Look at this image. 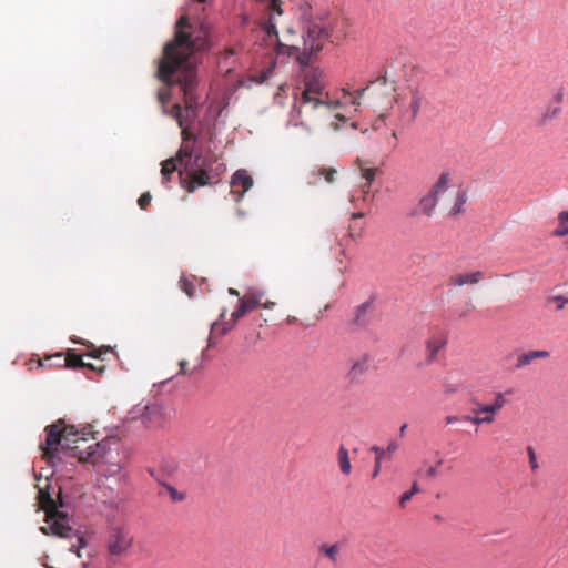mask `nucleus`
Listing matches in <instances>:
<instances>
[{
	"mask_svg": "<svg viewBox=\"0 0 568 568\" xmlns=\"http://www.w3.org/2000/svg\"><path fill=\"white\" fill-rule=\"evenodd\" d=\"M438 202V196L436 195V191H429L426 195H424L418 203L419 212L430 217L434 214V211L436 209Z\"/></svg>",
	"mask_w": 568,
	"mask_h": 568,
	"instance_id": "nucleus-15",
	"label": "nucleus"
},
{
	"mask_svg": "<svg viewBox=\"0 0 568 568\" xmlns=\"http://www.w3.org/2000/svg\"><path fill=\"white\" fill-rule=\"evenodd\" d=\"M209 47V33L204 28L194 29L186 16L175 24L174 38L163 49L156 77L163 82L158 101L164 108L171 100V89L179 85L187 110L199 105L195 53Z\"/></svg>",
	"mask_w": 568,
	"mask_h": 568,
	"instance_id": "nucleus-1",
	"label": "nucleus"
},
{
	"mask_svg": "<svg viewBox=\"0 0 568 568\" xmlns=\"http://www.w3.org/2000/svg\"><path fill=\"white\" fill-rule=\"evenodd\" d=\"M505 403L504 395L497 393L491 404H478L477 407L473 409L474 416L465 415L462 419L474 425L491 424L495 420V415L505 406Z\"/></svg>",
	"mask_w": 568,
	"mask_h": 568,
	"instance_id": "nucleus-9",
	"label": "nucleus"
},
{
	"mask_svg": "<svg viewBox=\"0 0 568 568\" xmlns=\"http://www.w3.org/2000/svg\"><path fill=\"white\" fill-rule=\"evenodd\" d=\"M363 216H364V213H362V212H357V213H353L352 214L353 219H358V217H363Z\"/></svg>",
	"mask_w": 568,
	"mask_h": 568,
	"instance_id": "nucleus-46",
	"label": "nucleus"
},
{
	"mask_svg": "<svg viewBox=\"0 0 568 568\" xmlns=\"http://www.w3.org/2000/svg\"><path fill=\"white\" fill-rule=\"evenodd\" d=\"M379 80L382 81L383 84L386 83V77H382Z\"/></svg>",
	"mask_w": 568,
	"mask_h": 568,
	"instance_id": "nucleus-51",
	"label": "nucleus"
},
{
	"mask_svg": "<svg viewBox=\"0 0 568 568\" xmlns=\"http://www.w3.org/2000/svg\"><path fill=\"white\" fill-rule=\"evenodd\" d=\"M555 236L562 237L568 234V211H561L558 215V227L552 233Z\"/></svg>",
	"mask_w": 568,
	"mask_h": 568,
	"instance_id": "nucleus-25",
	"label": "nucleus"
},
{
	"mask_svg": "<svg viewBox=\"0 0 568 568\" xmlns=\"http://www.w3.org/2000/svg\"><path fill=\"white\" fill-rule=\"evenodd\" d=\"M187 365H189L187 361H185V359L180 361V363H179V366H180L179 375H191V374H193L194 369H189Z\"/></svg>",
	"mask_w": 568,
	"mask_h": 568,
	"instance_id": "nucleus-36",
	"label": "nucleus"
},
{
	"mask_svg": "<svg viewBox=\"0 0 568 568\" xmlns=\"http://www.w3.org/2000/svg\"><path fill=\"white\" fill-rule=\"evenodd\" d=\"M467 202V193L465 190L459 189L456 193L455 202L453 207L450 209V215L457 216L464 212V206Z\"/></svg>",
	"mask_w": 568,
	"mask_h": 568,
	"instance_id": "nucleus-22",
	"label": "nucleus"
},
{
	"mask_svg": "<svg viewBox=\"0 0 568 568\" xmlns=\"http://www.w3.org/2000/svg\"><path fill=\"white\" fill-rule=\"evenodd\" d=\"M171 499L173 501H182L185 498V495L183 493H180L171 485H164Z\"/></svg>",
	"mask_w": 568,
	"mask_h": 568,
	"instance_id": "nucleus-33",
	"label": "nucleus"
},
{
	"mask_svg": "<svg viewBox=\"0 0 568 568\" xmlns=\"http://www.w3.org/2000/svg\"><path fill=\"white\" fill-rule=\"evenodd\" d=\"M372 452L375 453L376 457H375V468H374V471L372 474L373 478H375L378 473H379V469H381V464H382V458L384 457L385 455V450L377 447V446H373L371 448Z\"/></svg>",
	"mask_w": 568,
	"mask_h": 568,
	"instance_id": "nucleus-29",
	"label": "nucleus"
},
{
	"mask_svg": "<svg viewBox=\"0 0 568 568\" xmlns=\"http://www.w3.org/2000/svg\"><path fill=\"white\" fill-rule=\"evenodd\" d=\"M295 321H296V318H295V317H291V316H290V317H287V323H288V324L294 323Z\"/></svg>",
	"mask_w": 568,
	"mask_h": 568,
	"instance_id": "nucleus-50",
	"label": "nucleus"
},
{
	"mask_svg": "<svg viewBox=\"0 0 568 568\" xmlns=\"http://www.w3.org/2000/svg\"><path fill=\"white\" fill-rule=\"evenodd\" d=\"M276 305L275 302H265V303H262L261 302V305L262 307L266 308V310H270V308H273L274 306Z\"/></svg>",
	"mask_w": 568,
	"mask_h": 568,
	"instance_id": "nucleus-42",
	"label": "nucleus"
},
{
	"mask_svg": "<svg viewBox=\"0 0 568 568\" xmlns=\"http://www.w3.org/2000/svg\"><path fill=\"white\" fill-rule=\"evenodd\" d=\"M152 195L150 192H144L141 194V196L138 199V205L141 210H145L146 206L151 203Z\"/></svg>",
	"mask_w": 568,
	"mask_h": 568,
	"instance_id": "nucleus-34",
	"label": "nucleus"
},
{
	"mask_svg": "<svg viewBox=\"0 0 568 568\" xmlns=\"http://www.w3.org/2000/svg\"><path fill=\"white\" fill-rule=\"evenodd\" d=\"M357 165L359 168L362 178L365 180V183L362 185V192L364 194L363 200L365 201L366 195H368L371 191L372 182L376 176L377 168H366L361 160H357Z\"/></svg>",
	"mask_w": 568,
	"mask_h": 568,
	"instance_id": "nucleus-16",
	"label": "nucleus"
},
{
	"mask_svg": "<svg viewBox=\"0 0 568 568\" xmlns=\"http://www.w3.org/2000/svg\"><path fill=\"white\" fill-rule=\"evenodd\" d=\"M368 89V85L366 88H363L361 90H357L355 92V97L352 98V94L349 92V90L347 89H342L341 92H342V98H339L342 100V102L344 103L342 108H339L338 110H344L345 109V105L346 104H351L353 106H355V109L357 106L361 105V98L364 95L365 91Z\"/></svg>",
	"mask_w": 568,
	"mask_h": 568,
	"instance_id": "nucleus-20",
	"label": "nucleus"
},
{
	"mask_svg": "<svg viewBox=\"0 0 568 568\" xmlns=\"http://www.w3.org/2000/svg\"><path fill=\"white\" fill-rule=\"evenodd\" d=\"M178 163L179 160L176 158H171L162 162L161 173L164 182L170 180L171 174L178 169Z\"/></svg>",
	"mask_w": 568,
	"mask_h": 568,
	"instance_id": "nucleus-26",
	"label": "nucleus"
},
{
	"mask_svg": "<svg viewBox=\"0 0 568 568\" xmlns=\"http://www.w3.org/2000/svg\"><path fill=\"white\" fill-rule=\"evenodd\" d=\"M110 349V347L93 348L88 353V356L93 358H101L102 355L106 354Z\"/></svg>",
	"mask_w": 568,
	"mask_h": 568,
	"instance_id": "nucleus-35",
	"label": "nucleus"
},
{
	"mask_svg": "<svg viewBox=\"0 0 568 568\" xmlns=\"http://www.w3.org/2000/svg\"><path fill=\"white\" fill-rule=\"evenodd\" d=\"M397 448H398L397 444L395 442H392L387 446V452L390 454V453H394Z\"/></svg>",
	"mask_w": 568,
	"mask_h": 568,
	"instance_id": "nucleus-43",
	"label": "nucleus"
},
{
	"mask_svg": "<svg viewBox=\"0 0 568 568\" xmlns=\"http://www.w3.org/2000/svg\"><path fill=\"white\" fill-rule=\"evenodd\" d=\"M320 552L323 554L332 564L337 562V556L339 552V545L333 544V545H321L318 548Z\"/></svg>",
	"mask_w": 568,
	"mask_h": 568,
	"instance_id": "nucleus-24",
	"label": "nucleus"
},
{
	"mask_svg": "<svg viewBox=\"0 0 568 568\" xmlns=\"http://www.w3.org/2000/svg\"><path fill=\"white\" fill-rule=\"evenodd\" d=\"M420 491L418 485L416 481L413 483L412 485V488L410 490L404 493L400 498H399V507L400 508H405L406 507V504L408 500H410V498L415 495V494H418Z\"/></svg>",
	"mask_w": 568,
	"mask_h": 568,
	"instance_id": "nucleus-28",
	"label": "nucleus"
},
{
	"mask_svg": "<svg viewBox=\"0 0 568 568\" xmlns=\"http://www.w3.org/2000/svg\"><path fill=\"white\" fill-rule=\"evenodd\" d=\"M446 392H455V389H454V388H448V387H447V388H446Z\"/></svg>",
	"mask_w": 568,
	"mask_h": 568,
	"instance_id": "nucleus-53",
	"label": "nucleus"
},
{
	"mask_svg": "<svg viewBox=\"0 0 568 568\" xmlns=\"http://www.w3.org/2000/svg\"><path fill=\"white\" fill-rule=\"evenodd\" d=\"M475 306L469 302L466 307L458 314L460 318L467 317Z\"/></svg>",
	"mask_w": 568,
	"mask_h": 568,
	"instance_id": "nucleus-40",
	"label": "nucleus"
},
{
	"mask_svg": "<svg viewBox=\"0 0 568 568\" xmlns=\"http://www.w3.org/2000/svg\"><path fill=\"white\" fill-rule=\"evenodd\" d=\"M200 3H204L206 0H196Z\"/></svg>",
	"mask_w": 568,
	"mask_h": 568,
	"instance_id": "nucleus-55",
	"label": "nucleus"
},
{
	"mask_svg": "<svg viewBox=\"0 0 568 568\" xmlns=\"http://www.w3.org/2000/svg\"><path fill=\"white\" fill-rule=\"evenodd\" d=\"M555 301H557L559 304L557 306L558 310H561L564 308L565 304L568 302V300L561 297V296H557L555 297Z\"/></svg>",
	"mask_w": 568,
	"mask_h": 568,
	"instance_id": "nucleus-41",
	"label": "nucleus"
},
{
	"mask_svg": "<svg viewBox=\"0 0 568 568\" xmlns=\"http://www.w3.org/2000/svg\"><path fill=\"white\" fill-rule=\"evenodd\" d=\"M332 126L337 130L338 129V125L337 124H332Z\"/></svg>",
	"mask_w": 568,
	"mask_h": 568,
	"instance_id": "nucleus-54",
	"label": "nucleus"
},
{
	"mask_svg": "<svg viewBox=\"0 0 568 568\" xmlns=\"http://www.w3.org/2000/svg\"><path fill=\"white\" fill-rule=\"evenodd\" d=\"M302 67L301 80L294 95V104L291 111V122L311 130L327 114L343 106L341 99L329 95L326 90L324 72L313 65Z\"/></svg>",
	"mask_w": 568,
	"mask_h": 568,
	"instance_id": "nucleus-2",
	"label": "nucleus"
},
{
	"mask_svg": "<svg viewBox=\"0 0 568 568\" xmlns=\"http://www.w3.org/2000/svg\"><path fill=\"white\" fill-rule=\"evenodd\" d=\"M449 182V173L443 172L435 185L432 187L430 191H436V195L438 196L439 192L443 191Z\"/></svg>",
	"mask_w": 568,
	"mask_h": 568,
	"instance_id": "nucleus-30",
	"label": "nucleus"
},
{
	"mask_svg": "<svg viewBox=\"0 0 568 568\" xmlns=\"http://www.w3.org/2000/svg\"><path fill=\"white\" fill-rule=\"evenodd\" d=\"M84 367L89 368V369H92L94 371L95 369V366L91 363H84Z\"/></svg>",
	"mask_w": 568,
	"mask_h": 568,
	"instance_id": "nucleus-47",
	"label": "nucleus"
},
{
	"mask_svg": "<svg viewBox=\"0 0 568 568\" xmlns=\"http://www.w3.org/2000/svg\"><path fill=\"white\" fill-rule=\"evenodd\" d=\"M423 101V94L417 88L409 87L406 91L395 97L400 120L408 124L417 118Z\"/></svg>",
	"mask_w": 568,
	"mask_h": 568,
	"instance_id": "nucleus-7",
	"label": "nucleus"
},
{
	"mask_svg": "<svg viewBox=\"0 0 568 568\" xmlns=\"http://www.w3.org/2000/svg\"><path fill=\"white\" fill-rule=\"evenodd\" d=\"M459 418L457 416H447L445 418L446 424H453L456 423Z\"/></svg>",
	"mask_w": 568,
	"mask_h": 568,
	"instance_id": "nucleus-44",
	"label": "nucleus"
},
{
	"mask_svg": "<svg viewBox=\"0 0 568 568\" xmlns=\"http://www.w3.org/2000/svg\"><path fill=\"white\" fill-rule=\"evenodd\" d=\"M547 357H549V352H547V351H530V352L521 354L518 357L516 367L521 368L524 366L529 365L530 363H532L536 359L547 358Z\"/></svg>",
	"mask_w": 568,
	"mask_h": 568,
	"instance_id": "nucleus-19",
	"label": "nucleus"
},
{
	"mask_svg": "<svg viewBox=\"0 0 568 568\" xmlns=\"http://www.w3.org/2000/svg\"><path fill=\"white\" fill-rule=\"evenodd\" d=\"M442 463H443L442 460H438V462H437V464H436V466H430V467H428V468L426 469V471H425V476H426L427 478H434V477H436V475H437V467H438V466H440V465H442Z\"/></svg>",
	"mask_w": 568,
	"mask_h": 568,
	"instance_id": "nucleus-39",
	"label": "nucleus"
},
{
	"mask_svg": "<svg viewBox=\"0 0 568 568\" xmlns=\"http://www.w3.org/2000/svg\"><path fill=\"white\" fill-rule=\"evenodd\" d=\"M227 54H234V51L233 50H227Z\"/></svg>",
	"mask_w": 568,
	"mask_h": 568,
	"instance_id": "nucleus-52",
	"label": "nucleus"
},
{
	"mask_svg": "<svg viewBox=\"0 0 568 568\" xmlns=\"http://www.w3.org/2000/svg\"><path fill=\"white\" fill-rule=\"evenodd\" d=\"M262 294H245L240 298L239 307L231 314V320L236 323L245 314L253 312L261 305Z\"/></svg>",
	"mask_w": 568,
	"mask_h": 568,
	"instance_id": "nucleus-12",
	"label": "nucleus"
},
{
	"mask_svg": "<svg viewBox=\"0 0 568 568\" xmlns=\"http://www.w3.org/2000/svg\"><path fill=\"white\" fill-rule=\"evenodd\" d=\"M229 293L231 295H239V292L235 288H229Z\"/></svg>",
	"mask_w": 568,
	"mask_h": 568,
	"instance_id": "nucleus-48",
	"label": "nucleus"
},
{
	"mask_svg": "<svg viewBox=\"0 0 568 568\" xmlns=\"http://www.w3.org/2000/svg\"><path fill=\"white\" fill-rule=\"evenodd\" d=\"M171 115L176 120L179 126L182 129L183 143L175 158L179 160V163L185 168V163L194 161L193 152L195 138L186 128H184L180 104L176 103L173 105Z\"/></svg>",
	"mask_w": 568,
	"mask_h": 568,
	"instance_id": "nucleus-8",
	"label": "nucleus"
},
{
	"mask_svg": "<svg viewBox=\"0 0 568 568\" xmlns=\"http://www.w3.org/2000/svg\"><path fill=\"white\" fill-rule=\"evenodd\" d=\"M65 366L69 368H82L84 362L81 356L77 355L73 351H69L65 356Z\"/></svg>",
	"mask_w": 568,
	"mask_h": 568,
	"instance_id": "nucleus-27",
	"label": "nucleus"
},
{
	"mask_svg": "<svg viewBox=\"0 0 568 568\" xmlns=\"http://www.w3.org/2000/svg\"><path fill=\"white\" fill-rule=\"evenodd\" d=\"M371 357L368 354H362L354 358L351 363L349 369L345 374V381L348 385H358L363 382L365 375L369 369Z\"/></svg>",
	"mask_w": 568,
	"mask_h": 568,
	"instance_id": "nucleus-10",
	"label": "nucleus"
},
{
	"mask_svg": "<svg viewBox=\"0 0 568 568\" xmlns=\"http://www.w3.org/2000/svg\"><path fill=\"white\" fill-rule=\"evenodd\" d=\"M231 184L233 192L239 193L237 200H240L253 186V179L245 170H237L232 176Z\"/></svg>",
	"mask_w": 568,
	"mask_h": 568,
	"instance_id": "nucleus-13",
	"label": "nucleus"
},
{
	"mask_svg": "<svg viewBox=\"0 0 568 568\" xmlns=\"http://www.w3.org/2000/svg\"><path fill=\"white\" fill-rule=\"evenodd\" d=\"M337 171L334 168H316L311 172L308 184H316L322 178L327 183L335 181Z\"/></svg>",
	"mask_w": 568,
	"mask_h": 568,
	"instance_id": "nucleus-17",
	"label": "nucleus"
},
{
	"mask_svg": "<svg viewBox=\"0 0 568 568\" xmlns=\"http://www.w3.org/2000/svg\"><path fill=\"white\" fill-rule=\"evenodd\" d=\"M85 541L83 537L78 536V545H72L71 550L77 554L78 557H81L80 550L85 547Z\"/></svg>",
	"mask_w": 568,
	"mask_h": 568,
	"instance_id": "nucleus-37",
	"label": "nucleus"
},
{
	"mask_svg": "<svg viewBox=\"0 0 568 568\" xmlns=\"http://www.w3.org/2000/svg\"><path fill=\"white\" fill-rule=\"evenodd\" d=\"M45 443L40 445L42 458L51 466L62 462L63 456L78 458L80 462L93 459L100 444L82 447L88 440L91 430L83 428L78 430L73 425H65L62 419L51 424L44 429Z\"/></svg>",
	"mask_w": 568,
	"mask_h": 568,
	"instance_id": "nucleus-3",
	"label": "nucleus"
},
{
	"mask_svg": "<svg viewBox=\"0 0 568 568\" xmlns=\"http://www.w3.org/2000/svg\"><path fill=\"white\" fill-rule=\"evenodd\" d=\"M484 277V273L480 271L470 273H457L448 278V285L454 287H460L464 285L478 284Z\"/></svg>",
	"mask_w": 568,
	"mask_h": 568,
	"instance_id": "nucleus-14",
	"label": "nucleus"
},
{
	"mask_svg": "<svg viewBox=\"0 0 568 568\" xmlns=\"http://www.w3.org/2000/svg\"><path fill=\"white\" fill-rule=\"evenodd\" d=\"M406 427H407V425H406V424H404V425L400 427V429H399L400 435H403V434H404V432H405Z\"/></svg>",
	"mask_w": 568,
	"mask_h": 568,
	"instance_id": "nucleus-49",
	"label": "nucleus"
},
{
	"mask_svg": "<svg viewBox=\"0 0 568 568\" xmlns=\"http://www.w3.org/2000/svg\"><path fill=\"white\" fill-rule=\"evenodd\" d=\"M335 119L339 120V121H346L345 114H343L341 112L335 113Z\"/></svg>",
	"mask_w": 568,
	"mask_h": 568,
	"instance_id": "nucleus-45",
	"label": "nucleus"
},
{
	"mask_svg": "<svg viewBox=\"0 0 568 568\" xmlns=\"http://www.w3.org/2000/svg\"><path fill=\"white\" fill-rule=\"evenodd\" d=\"M39 505L45 513V526L40 527L43 535H53L61 538L71 537L74 532L70 525L69 516L59 510L50 493L44 489L39 490Z\"/></svg>",
	"mask_w": 568,
	"mask_h": 568,
	"instance_id": "nucleus-4",
	"label": "nucleus"
},
{
	"mask_svg": "<svg viewBox=\"0 0 568 568\" xmlns=\"http://www.w3.org/2000/svg\"><path fill=\"white\" fill-rule=\"evenodd\" d=\"M234 325H235V323H233L232 320L230 322H225V323H220V322L212 323L207 347H212L215 344V341H214L215 335H219V336L225 335L227 332H230L233 328Z\"/></svg>",
	"mask_w": 568,
	"mask_h": 568,
	"instance_id": "nucleus-18",
	"label": "nucleus"
},
{
	"mask_svg": "<svg viewBox=\"0 0 568 568\" xmlns=\"http://www.w3.org/2000/svg\"><path fill=\"white\" fill-rule=\"evenodd\" d=\"M447 344V336L444 332L437 331L430 334L425 344V363L430 365L436 362L437 354Z\"/></svg>",
	"mask_w": 568,
	"mask_h": 568,
	"instance_id": "nucleus-11",
	"label": "nucleus"
},
{
	"mask_svg": "<svg viewBox=\"0 0 568 568\" xmlns=\"http://www.w3.org/2000/svg\"><path fill=\"white\" fill-rule=\"evenodd\" d=\"M337 462H338L341 471L344 475H349L352 471V465H351L349 457H348V450L343 445L339 446V448H338Z\"/></svg>",
	"mask_w": 568,
	"mask_h": 568,
	"instance_id": "nucleus-21",
	"label": "nucleus"
},
{
	"mask_svg": "<svg viewBox=\"0 0 568 568\" xmlns=\"http://www.w3.org/2000/svg\"><path fill=\"white\" fill-rule=\"evenodd\" d=\"M527 453L529 456L530 467H531V469L535 470L538 467L536 454L531 447H528Z\"/></svg>",
	"mask_w": 568,
	"mask_h": 568,
	"instance_id": "nucleus-38",
	"label": "nucleus"
},
{
	"mask_svg": "<svg viewBox=\"0 0 568 568\" xmlns=\"http://www.w3.org/2000/svg\"><path fill=\"white\" fill-rule=\"evenodd\" d=\"M560 111H561V109L558 104L547 106L544 110V112L541 113V115L538 120V124L547 125L550 121H552L554 119H556L559 115Z\"/></svg>",
	"mask_w": 568,
	"mask_h": 568,
	"instance_id": "nucleus-23",
	"label": "nucleus"
},
{
	"mask_svg": "<svg viewBox=\"0 0 568 568\" xmlns=\"http://www.w3.org/2000/svg\"><path fill=\"white\" fill-rule=\"evenodd\" d=\"M134 541L131 529L125 525H113L110 527L105 540V547L109 556L121 558L125 557Z\"/></svg>",
	"mask_w": 568,
	"mask_h": 568,
	"instance_id": "nucleus-5",
	"label": "nucleus"
},
{
	"mask_svg": "<svg viewBox=\"0 0 568 568\" xmlns=\"http://www.w3.org/2000/svg\"><path fill=\"white\" fill-rule=\"evenodd\" d=\"M211 160L201 154L194 156V161L185 163L184 170L187 172L190 181L186 185L187 192L192 193L199 186H205L213 183L214 176L210 174Z\"/></svg>",
	"mask_w": 568,
	"mask_h": 568,
	"instance_id": "nucleus-6",
	"label": "nucleus"
},
{
	"mask_svg": "<svg viewBox=\"0 0 568 568\" xmlns=\"http://www.w3.org/2000/svg\"><path fill=\"white\" fill-rule=\"evenodd\" d=\"M180 287L183 292L186 293L187 296L192 297L194 294V285L191 281L185 277L180 280Z\"/></svg>",
	"mask_w": 568,
	"mask_h": 568,
	"instance_id": "nucleus-31",
	"label": "nucleus"
},
{
	"mask_svg": "<svg viewBox=\"0 0 568 568\" xmlns=\"http://www.w3.org/2000/svg\"><path fill=\"white\" fill-rule=\"evenodd\" d=\"M371 307V305L368 303H364L362 304L358 308H357V314H356V323L358 325H365L366 324V321L364 320V315L365 313L367 312V310Z\"/></svg>",
	"mask_w": 568,
	"mask_h": 568,
	"instance_id": "nucleus-32",
	"label": "nucleus"
}]
</instances>
